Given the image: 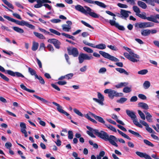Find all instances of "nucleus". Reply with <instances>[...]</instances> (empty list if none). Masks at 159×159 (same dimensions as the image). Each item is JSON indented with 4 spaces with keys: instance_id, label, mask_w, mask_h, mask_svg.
Segmentation results:
<instances>
[{
    "instance_id": "e2e57ef3",
    "label": "nucleus",
    "mask_w": 159,
    "mask_h": 159,
    "mask_svg": "<svg viewBox=\"0 0 159 159\" xmlns=\"http://www.w3.org/2000/svg\"><path fill=\"white\" fill-rule=\"evenodd\" d=\"M148 72L147 69H143L140 70V74L142 75H145L147 74Z\"/></svg>"
},
{
    "instance_id": "774afa93",
    "label": "nucleus",
    "mask_w": 159,
    "mask_h": 159,
    "mask_svg": "<svg viewBox=\"0 0 159 159\" xmlns=\"http://www.w3.org/2000/svg\"><path fill=\"white\" fill-rule=\"evenodd\" d=\"M140 7L144 9L147 7V5L144 2L140 1Z\"/></svg>"
},
{
    "instance_id": "c03bdc74",
    "label": "nucleus",
    "mask_w": 159,
    "mask_h": 159,
    "mask_svg": "<svg viewBox=\"0 0 159 159\" xmlns=\"http://www.w3.org/2000/svg\"><path fill=\"white\" fill-rule=\"evenodd\" d=\"M73 111L74 112L79 116L82 117L84 116L83 114L77 109L76 108H74L73 109Z\"/></svg>"
},
{
    "instance_id": "473e14b6",
    "label": "nucleus",
    "mask_w": 159,
    "mask_h": 159,
    "mask_svg": "<svg viewBox=\"0 0 159 159\" xmlns=\"http://www.w3.org/2000/svg\"><path fill=\"white\" fill-rule=\"evenodd\" d=\"M28 71L31 75H34L35 78L38 77V75L36 74V72L34 69L30 67H29Z\"/></svg>"
},
{
    "instance_id": "2f4dec72",
    "label": "nucleus",
    "mask_w": 159,
    "mask_h": 159,
    "mask_svg": "<svg viewBox=\"0 0 159 159\" xmlns=\"http://www.w3.org/2000/svg\"><path fill=\"white\" fill-rule=\"evenodd\" d=\"M146 115V118L148 122H151L152 121V116L148 112H144Z\"/></svg>"
},
{
    "instance_id": "412c9836",
    "label": "nucleus",
    "mask_w": 159,
    "mask_h": 159,
    "mask_svg": "<svg viewBox=\"0 0 159 159\" xmlns=\"http://www.w3.org/2000/svg\"><path fill=\"white\" fill-rule=\"evenodd\" d=\"M123 48L129 52V54L132 55V56L134 57L135 58H138V55L135 54L130 48L125 47H124Z\"/></svg>"
},
{
    "instance_id": "a878e982",
    "label": "nucleus",
    "mask_w": 159,
    "mask_h": 159,
    "mask_svg": "<svg viewBox=\"0 0 159 159\" xmlns=\"http://www.w3.org/2000/svg\"><path fill=\"white\" fill-rule=\"evenodd\" d=\"M94 118L95 119L97 120L98 122H99L100 123H101L105 125V124H106L105 122V121L101 117L98 116H96L95 115H94Z\"/></svg>"
},
{
    "instance_id": "7c9ffc66",
    "label": "nucleus",
    "mask_w": 159,
    "mask_h": 159,
    "mask_svg": "<svg viewBox=\"0 0 159 159\" xmlns=\"http://www.w3.org/2000/svg\"><path fill=\"white\" fill-rule=\"evenodd\" d=\"M140 157L144 158L145 159H152L150 156L146 153L140 152Z\"/></svg>"
},
{
    "instance_id": "4d7b16f0",
    "label": "nucleus",
    "mask_w": 159,
    "mask_h": 159,
    "mask_svg": "<svg viewBox=\"0 0 159 159\" xmlns=\"http://www.w3.org/2000/svg\"><path fill=\"white\" fill-rule=\"evenodd\" d=\"M81 22L83 24H84L85 26H86L88 27H89L90 28L92 29H94V28L92 26L90 25H89V24L86 23L85 21H84L83 20H81Z\"/></svg>"
},
{
    "instance_id": "bb28decb",
    "label": "nucleus",
    "mask_w": 159,
    "mask_h": 159,
    "mask_svg": "<svg viewBox=\"0 0 159 159\" xmlns=\"http://www.w3.org/2000/svg\"><path fill=\"white\" fill-rule=\"evenodd\" d=\"M155 18L159 19V15L157 14L155 16L153 15H151L150 17H147V20L149 21L153 22Z\"/></svg>"
},
{
    "instance_id": "cd10ccee",
    "label": "nucleus",
    "mask_w": 159,
    "mask_h": 159,
    "mask_svg": "<svg viewBox=\"0 0 159 159\" xmlns=\"http://www.w3.org/2000/svg\"><path fill=\"white\" fill-rule=\"evenodd\" d=\"M39 46V44L38 43L35 41L33 42V44L32 47V50L33 51H36L38 48Z\"/></svg>"
},
{
    "instance_id": "f8f14e48",
    "label": "nucleus",
    "mask_w": 159,
    "mask_h": 159,
    "mask_svg": "<svg viewBox=\"0 0 159 159\" xmlns=\"http://www.w3.org/2000/svg\"><path fill=\"white\" fill-rule=\"evenodd\" d=\"M37 4L35 5L34 7L36 8H39L41 7L42 6V3H51V1L49 0H37Z\"/></svg>"
},
{
    "instance_id": "37998d69",
    "label": "nucleus",
    "mask_w": 159,
    "mask_h": 159,
    "mask_svg": "<svg viewBox=\"0 0 159 159\" xmlns=\"http://www.w3.org/2000/svg\"><path fill=\"white\" fill-rule=\"evenodd\" d=\"M105 125L107 128L108 129L111 130V131L114 132H116V129L113 126L110 125L105 124Z\"/></svg>"
},
{
    "instance_id": "aec40b11",
    "label": "nucleus",
    "mask_w": 159,
    "mask_h": 159,
    "mask_svg": "<svg viewBox=\"0 0 159 159\" xmlns=\"http://www.w3.org/2000/svg\"><path fill=\"white\" fill-rule=\"evenodd\" d=\"M126 112L128 116L130 117L131 119H134V118L136 117V116L135 113L133 111L128 110H126Z\"/></svg>"
},
{
    "instance_id": "393cba45",
    "label": "nucleus",
    "mask_w": 159,
    "mask_h": 159,
    "mask_svg": "<svg viewBox=\"0 0 159 159\" xmlns=\"http://www.w3.org/2000/svg\"><path fill=\"white\" fill-rule=\"evenodd\" d=\"M116 70L121 74H124L126 75H128L129 74V73L123 68H116Z\"/></svg>"
},
{
    "instance_id": "de8ad7c7",
    "label": "nucleus",
    "mask_w": 159,
    "mask_h": 159,
    "mask_svg": "<svg viewBox=\"0 0 159 159\" xmlns=\"http://www.w3.org/2000/svg\"><path fill=\"white\" fill-rule=\"evenodd\" d=\"M49 30L51 33L60 36L61 34L60 32L52 29H50Z\"/></svg>"
},
{
    "instance_id": "f704fd0d",
    "label": "nucleus",
    "mask_w": 159,
    "mask_h": 159,
    "mask_svg": "<svg viewBox=\"0 0 159 159\" xmlns=\"http://www.w3.org/2000/svg\"><path fill=\"white\" fill-rule=\"evenodd\" d=\"M12 28L14 30L18 33H23L24 32V30L23 29L18 27L14 26Z\"/></svg>"
},
{
    "instance_id": "f03ea898",
    "label": "nucleus",
    "mask_w": 159,
    "mask_h": 159,
    "mask_svg": "<svg viewBox=\"0 0 159 159\" xmlns=\"http://www.w3.org/2000/svg\"><path fill=\"white\" fill-rule=\"evenodd\" d=\"M3 17L7 20L9 21H11L12 22H15L17 24L21 25L24 26L25 25L27 27L30 28L32 29H35V26L32 24H30L28 22L25 21L24 20H22L21 21H19V20L14 19L10 17L6 16H3Z\"/></svg>"
},
{
    "instance_id": "13d9d810",
    "label": "nucleus",
    "mask_w": 159,
    "mask_h": 159,
    "mask_svg": "<svg viewBox=\"0 0 159 159\" xmlns=\"http://www.w3.org/2000/svg\"><path fill=\"white\" fill-rule=\"evenodd\" d=\"M0 76L4 80L8 81L9 80V79L4 75L0 72Z\"/></svg>"
},
{
    "instance_id": "c9c22d12",
    "label": "nucleus",
    "mask_w": 159,
    "mask_h": 159,
    "mask_svg": "<svg viewBox=\"0 0 159 159\" xmlns=\"http://www.w3.org/2000/svg\"><path fill=\"white\" fill-rule=\"evenodd\" d=\"M95 48L100 49H104L106 48V45L104 44L100 43L96 45Z\"/></svg>"
},
{
    "instance_id": "603ef678",
    "label": "nucleus",
    "mask_w": 159,
    "mask_h": 159,
    "mask_svg": "<svg viewBox=\"0 0 159 159\" xmlns=\"http://www.w3.org/2000/svg\"><path fill=\"white\" fill-rule=\"evenodd\" d=\"M131 91V87H125L123 89V92L125 93H128Z\"/></svg>"
},
{
    "instance_id": "ddd939ff",
    "label": "nucleus",
    "mask_w": 159,
    "mask_h": 159,
    "mask_svg": "<svg viewBox=\"0 0 159 159\" xmlns=\"http://www.w3.org/2000/svg\"><path fill=\"white\" fill-rule=\"evenodd\" d=\"M109 23L111 25L115 26L120 30H125V28L123 26L120 25L118 23H116L115 20H110Z\"/></svg>"
},
{
    "instance_id": "864d4df0",
    "label": "nucleus",
    "mask_w": 159,
    "mask_h": 159,
    "mask_svg": "<svg viewBox=\"0 0 159 159\" xmlns=\"http://www.w3.org/2000/svg\"><path fill=\"white\" fill-rule=\"evenodd\" d=\"M143 141L145 143L149 146L151 147H153L154 146V145L147 140L144 139V140Z\"/></svg>"
},
{
    "instance_id": "6e6d98bb",
    "label": "nucleus",
    "mask_w": 159,
    "mask_h": 159,
    "mask_svg": "<svg viewBox=\"0 0 159 159\" xmlns=\"http://www.w3.org/2000/svg\"><path fill=\"white\" fill-rule=\"evenodd\" d=\"M35 78L36 79H37L39 80L40 83H41V84H44L45 81L43 80V79L41 76H38V77H35Z\"/></svg>"
},
{
    "instance_id": "ea45409f",
    "label": "nucleus",
    "mask_w": 159,
    "mask_h": 159,
    "mask_svg": "<svg viewBox=\"0 0 159 159\" xmlns=\"http://www.w3.org/2000/svg\"><path fill=\"white\" fill-rule=\"evenodd\" d=\"M150 86V83L148 81H146L143 84V87L145 89H148Z\"/></svg>"
},
{
    "instance_id": "0eeeda50",
    "label": "nucleus",
    "mask_w": 159,
    "mask_h": 159,
    "mask_svg": "<svg viewBox=\"0 0 159 159\" xmlns=\"http://www.w3.org/2000/svg\"><path fill=\"white\" fill-rule=\"evenodd\" d=\"M107 139H106V141H108L109 143L112 145L116 147H118V145L116 142L118 141V139L115 136L112 135H108Z\"/></svg>"
},
{
    "instance_id": "052dcab7",
    "label": "nucleus",
    "mask_w": 159,
    "mask_h": 159,
    "mask_svg": "<svg viewBox=\"0 0 159 159\" xmlns=\"http://www.w3.org/2000/svg\"><path fill=\"white\" fill-rule=\"evenodd\" d=\"M66 77V79L67 80L71 79L74 75L73 73H71L67 74L65 75Z\"/></svg>"
},
{
    "instance_id": "9d476101",
    "label": "nucleus",
    "mask_w": 159,
    "mask_h": 159,
    "mask_svg": "<svg viewBox=\"0 0 159 159\" xmlns=\"http://www.w3.org/2000/svg\"><path fill=\"white\" fill-rule=\"evenodd\" d=\"M52 103L57 107V109L59 112L67 116L69 115L68 113L62 109V107L59 104L55 102H53Z\"/></svg>"
},
{
    "instance_id": "49530a36",
    "label": "nucleus",
    "mask_w": 159,
    "mask_h": 159,
    "mask_svg": "<svg viewBox=\"0 0 159 159\" xmlns=\"http://www.w3.org/2000/svg\"><path fill=\"white\" fill-rule=\"evenodd\" d=\"M20 126L21 128V131L22 132V131L26 130V126L25 124L23 122H20Z\"/></svg>"
},
{
    "instance_id": "5fc2aeb1",
    "label": "nucleus",
    "mask_w": 159,
    "mask_h": 159,
    "mask_svg": "<svg viewBox=\"0 0 159 159\" xmlns=\"http://www.w3.org/2000/svg\"><path fill=\"white\" fill-rule=\"evenodd\" d=\"M83 49L88 53H92L93 52V51L92 49L89 48L84 47L83 48Z\"/></svg>"
},
{
    "instance_id": "5701e85b",
    "label": "nucleus",
    "mask_w": 159,
    "mask_h": 159,
    "mask_svg": "<svg viewBox=\"0 0 159 159\" xmlns=\"http://www.w3.org/2000/svg\"><path fill=\"white\" fill-rule=\"evenodd\" d=\"M121 15L124 17H127L129 16V13L130 14L131 12L129 11H126L125 10L121 9L120 11Z\"/></svg>"
},
{
    "instance_id": "79ce46f5",
    "label": "nucleus",
    "mask_w": 159,
    "mask_h": 159,
    "mask_svg": "<svg viewBox=\"0 0 159 159\" xmlns=\"http://www.w3.org/2000/svg\"><path fill=\"white\" fill-rule=\"evenodd\" d=\"M98 99L102 102H103V101L104 100V96L100 93H98Z\"/></svg>"
},
{
    "instance_id": "7ed1b4c3",
    "label": "nucleus",
    "mask_w": 159,
    "mask_h": 159,
    "mask_svg": "<svg viewBox=\"0 0 159 159\" xmlns=\"http://www.w3.org/2000/svg\"><path fill=\"white\" fill-rule=\"evenodd\" d=\"M93 58L92 55L91 54H86L80 53L78 57L79 63L80 64L82 63L84 60H90Z\"/></svg>"
},
{
    "instance_id": "e433bc0d",
    "label": "nucleus",
    "mask_w": 159,
    "mask_h": 159,
    "mask_svg": "<svg viewBox=\"0 0 159 159\" xmlns=\"http://www.w3.org/2000/svg\"><path fill=\"white\" fill-rule=\"evenodd\" d=\"M95 4L97 5L98 6L103 8H105L107 6L104 3L98 1H95Z\"/></svg>"
},
{
    "instance_id": "a19ab883",
    "label": "nucleus",
    "mask_w": 159,
    "mask_h": 159,
    "mask_svg": "<svg viewBox=\"0 0 159 159\" xmlns=\"http://www.w3.org/2000/svg\"><path fill=\"white\" fill-rule=\"evenodd\" d=\"M61 34L62 35L64 36L66 38H67L71 39L73 40H75L74 37L72 35H70L69 34H66L65 33H62Z\"/></svg>"
},
{
    "instance_id": "39448f33",
    "label": "nucleus",
    "mask_w": 159,
    "mask_h": 159,
    "mask_svg": "<svg viewBox=\"0 0 159 159\" xmlns=\"http://www.w3.org/2000/svg\"><path fill=\"white\" fill-rule=\"evenodd\" d=\"M99 53L104 57L112 61L117 62L119 61V60L118 58L113 56L109 54L104 52L99 51Z\"/></svg>"
},
{
    "instance_id": "c756f323",
    "label": "nucleus",
    "mask_w": 159,
    "mask_h": 159,
    "mask_svg": "<svg viewBox=\"0 0 159 159\" xmlns=\"http://www.w3.org/2000/svg\"><path fill=\"white\" fill-rule=\"evenodd\" d=\"M140 107L145 110H147L149 109L148 105L143 102H140Z\"/></svg>"
},
{
    "instance_id": "dca6fc26",
    "label": "nucleus",
    "mask_w": 159,
    "mask_h": 159,
    "mask_svg": "<svg viewBox=\"0 0 159 159\" xmlns=\"http://www.w3.org/2000/svg\"><path fill=\"white\" fill-rule=\"evenodd\" d=\"M86 128L89 130V131H86L87 133L91 137L95 138L96 137L93 134V133L95 134L94 130L96 129H94L88 126H87Z\"/></svg>"
},
{
    "instance_id": "1a4fd4ad",
    "label": "nucleus",
    "mask_w": 159,
    "mask_h": 159,
    "mask_svg": "<svg viewBox=\"0 0 159 159\" xmlns=\"http://www.w3.org/2000/svg\"><path fill=\"white\" fill-rule=\"evenodd\" d=\"M48 42L52 43L56 48L57 49L60 48L61 43L58 40L55 39H48Z\"/></svg>"
},
{
    "instance_id": "72a5a7b5",
    "label": "nucleus",
    "mask_w": 159,
    "mask_h": 159,
    "mask_svg": "<svg viewBox=\"0 0 159 159\" xmlns=\"http://www.w3.org/2000/svg\"><path fill=\"white\" fill-rule=\"evenodd\" d=\"M128 84V83L127 82H121L116 85L115 87L117 88H120L127 86Z\"/></svg>"
},
{
    "instance_id": "9b49d317",
    "label": "nucleus",
    "mask_w": 159,
    "mask_h": 159,
    "mask_svg": "<svg viewBox=\"0 0 159 159\" xmlns=\"http://www.w3.org/2000/svg\"><path fill=\"white\" fill-rule=\"evenodd\" d=\"M67 51L70 55H72L75 57H77L78 55V52L76 48H68Z\"/></svg>"
},
{
    "instance_id": "6e6552de",
    "label": "nucleus",
    "mask_w": 159,
    "mask_h": 159,
    "mask_svg": "<svg viewBox=\"0 0 159 159\" xmlns=\"http://www.w3.org/2000/svg\"><path fill=\"white\" fill-rule=\"evenodd\" d=\"M5 73H7L8 75L12 76H16L17 77H25L21 73L18 72H14L10 70H6Z\"/></svg>"
},
{
    "instance_id": "3c124183",
    "label": "nucleus",
    "mask_w": 159,
    "mask_h": 159,
    "mask_svg": "<svg viewBox=\"0 0 159 159\" xmlns=\"http://www.w3.org/2000/svg\"><path fill=\"white\" fill-rule=\"evenodd\" d=\"M147 16L145 12H142L141 13H140V18L143 19H147Z\"/></svg>"
},
{
    "instance_id": "4468645a",
    "label": "nucleus",
    "mask_w": 159,
    "mask_h": 159,
    "mask_svg": "<svg viewBox=\"0 0 159 159\" xmlns=\"http://www.w3.org/2000/svg\"><path fill=\"white\" fill-rule=\"evenodd\" d=\"M140 123L145 126L146 130L150 133H155V132L149 126L147 123L143 121L140 120Z\"/></svg>"
},
{
    "instance_id": "4c0bfd02",
    "label": "nucleus",
    "mask_w": 159,
    "mask_h": 159,
    "mask_svg": "<svg viewBox=\"0 0 159 159\" xmlns=\"http://www.w3.org/2000/svg\"><path fill=\"white\" fill-rule=\"evenodd\" d=\"M34 34L37 37L41 39H45V37L42 34L35 32H34Z\"/></svg>"
},
{
    "instance_id": "6ab92c4d",
    "label": "nucleus",
    "mask_w": 159,
    "mask_h": 159,
    "mask_svg": "<svg viewBox=\"0 0 159 159\" xmlns=\"http://www.w3.org/2000/svg\"><path fill=\"white\" fill-rule=\"evenodd\" d=\"M124 55L125 57L133 62H136L138 61L137 59H135L136 58L135 57L132 56V55L130 54H129L127 52L124 53Z\"/></svg>"
},
{
    "instance_id": "bf43d9fd",
    "label": "nucleus",
    "mask_w": 159,
    "mask_h": 159,
    "mask_svg": "<svg viewBox=\"0 0 159 159\" xmlns=\"http://www.w3.org/2000/svg\"><path fill=\"white\" fill-rule=\"evenodd\" d=\"M68 138L69 139H71L73 138V133L72 131H69L68 132Z\"/></svg>"
},
{
    "instance_id": "58836bf2",
    "label": "nucleus",
    "mask_w": 159,
    "mask_h": 159,
    "mask_svg": "<svg viewBox=\"0 0 159 159\" xmlns=\"http://www.w3.org/2000/svg\"><path fill=\"white\" fill-rule=\"evenodd\" d=\"M33 96L36 98L40 100L41 101H42L44 103H48V102L47 100H45V99L43 98H41L36 95L34 94L33 95Z\"/></svg>"
},
{
    "instance_id": "a18cd8bd",
    "label": "nucleus",
    "mask_w": 159,
    "mask_h": 159,
    "mask_svg": "<svg viewBox=\"0 0 159 159\" xmlns=\"http://www.w3.org/2000/svg\"><path fill=\"white\" fill-rule=\"evenodd\" d=\"M94 115H95V114L92 113L90 112H89L88 113L85 115L84 116L88 119L90 120L91 118L90 117V116H92L94 117Z\"/></svg>"
},
{
    "instance_id": "c85d7f7f",
    "label": "nucleus",
    "mask_w": 159,
    "mask_h": 159,
    "mask_svg": "<svg viewBox=\"0 0 159 159\" xmlns=\"http://www.w3.org/2000/svg\"><path fill=\"white\" fill-rule=\"evenodd\" d=\"M111 117L113 119L115 120L118 123L122 125H125V124L122 121L118 120L117 116L116 115L113 114L112 115Z\"/></svg>"
},
{
    "instance_id": "b1692460",
    "label": "nucleus",
    "mask_w": 159,
    "mask_h": 159,
    "mask_svg": "<svg viewBox=\"0 0 159 159\" xmlns=\"http://www.w3.org/2000/svg\"><path fill=\"white\" fill-rule=\"evenodd\" d=\"M61 26L63 30L65 31L69 32L70 31L71 29V26L69 25H67L63 24Z\"/></svg>"
},
{
    "instance_id": "338daca9",
    "label": "nucleus",
    "mask_w": 159,
    "mask_h": 159,
    "mask_svg": "<svg viewBox=\"0 0 159 159\" xmlns=\"http://www.w3.org/2000/svg\"><path fill=\"white\" fill-rule=\"evenodd\" d=\"M132 120H133L134 123L137 126L139 127V123L136 117Z\"/></svg>"
},
{
    "instance_id": "2eb2a0df",
    "label": "nucleus",
    "mask_w": 159,
    "mask_h": 159,
    "mask_svg": "<svg viewBox=\"0 0 159 159\" xmlns=\"http://www.w3.org/2000/svg\"><path fill=\"white\" fill-rule=\"evenodd\" d=\"M153 24L150 22L140 23V28H143L152 27Z\"/></svg>"
},
{
    "instance_id": "0e129e2a",
    "label": "nucleus",
    "mask_w": 159,
    "mask_h": 159,
    "mask_svg": "<svg viewBox=\"0 0 159 159\" xmlns=\"http://www.w3.org/2000/svg\"><path fill=\"white\" fill-rule=\"evenodd\" d=\"M127 100V99L124 98H120V99L117 101V102L122 103L124 102H125Z\"/></svg>"
},
{
    "instance_id": "a211bd4d",
    "label": "nucleus",
    "mask_w": 159,
    "mask_h": 159,
    "mask_svg": "<svg viewBox=\"0 0 159 159\" xmlns=\"http://www.w3.org/2000/svg\"><path fill=\"white\" fill-rule=\"evenodd\" d=\"M86 128L89 130V131H86L87 133L91 137L95 138L96 137L93 134V133L95 134L94 130L96 129H94L88 126H87Z\"/></svg>"
},
{
    "instance_id": "4be33fe9",
    "label": "nucleus",
    "mask_w": 159,
    "mask_h": 159,
    "mask_svg": "<svg viewBox=\"0 0 159 159\" xmlns=\"http://www.w3.org/2000/svg\"><path fill=\"white\" fill-rule=\"evenodd\" d=\"M151 33V30L148 29L143 30L141 31V34L146 36L149 35Z\"/></svg>"
},
{
    "instance_id": "423d86ee",
    "label": "nucleus",
    "mask_w": 159,
    "mask_h": 159,
    "mask_svg": "<svg viewBox=\"0 0 159 159\" xmlns=\"http://www.w3.org/2000/svg\"><path fill=\"white\" fill-rule=\"evenodd\" d=\"M94 131L95 133V134L98 137L104 139L105 141L106 140V139H107V138L108 135L105 132L102 130L99 131L98 129H95L94 130Z\"/></svg>"
},
{
    "instance_id": "f257e3e1",
    "label": "nucleus",
    "mask_w": 159,
    "mask_h": 159,
    "mask_svg": "<svg viewBox=\"0 0 159 159\" xmlns=\"http://www.w3.org/2000/svg\"><path fill=\"white\" fill-rule=\"evenodd\" d=\"M84 7L86 9L80 5H77L75 6V9L76 10L84 13L85 15L89 14L91 16L95 18L99 17V15L94 12L92 11L93 10L90 7L87 6H84Z\"/></svg>"
},
{
    "instance_id": "8fccbe9b",
    "label": "nucleus",
    "mask_w": 159,
    "mask_h": 159,
    "mask_svg": "<svg viewBox=\"0 0 159 159\" xmlns=\"http://www.w3.org/2000/svg\"><path fill=\"white\" fill-rule=\"evenodd\" d=\"M133 9L134 11L136 13V15L139 16V9L138 7L136 6H134L133 7Z\"/></svg>"
},
{
    "instance_id": "680f3d73",
    "label": "nucleus",
    "mask_w": 159,
    "mask_h": 159,
    "mask_svg": "<svg viewBox=\"0 0 159 159\" xmlns=\"http://www.w3.org/2000/svg\"><path fill=\"white\" fill-rule=\"evenodd\" d=\"M5 146L7 149L10 150L12 145L10 142H8L5 143Z\"/></svg>"
},
{
    "instance_id": "09e8293b",
    "label": "nucleus",
    "mask_w": 159,
    "mask_h": 159,
    "mask_svg": "<svg viewBox=\"0 0 159 159\" xmlns=\"http://www.w3.org/2000/svg\"><path fill=\"white\" fill-rule=\"evenodd\" d=\"M147 3L150 4L152 6H155V3L156 2L158 4H159L157 2V0H147Z\"/></svg>"
},
{
    "instance_id": "f3484780",
    "label": "nucleus",
    "mask_w": 159,
    "mask_h": 159,
    "mask_svg": "<svg viewBox=\"0 0 159 159\" xmlns=\"http://www.w3.org/2000/svg\"><path fill=\"white\" fill-rule=\"evenodd\" d=\"M86 128L89 130V131H86L87 133L91 137L95 138L96 137L93 134V133L95 134L94 130L96 129H94L88 126H87Z\"/></svg>"
},
{
    "instance_id": "20e7f679",
    "label": "nucleus",
    "mask_w": 159,
    "mask_h": 159,
    "mask_svg": "<svg viewBox=\"0 0 159 159\" xmlns=\"http://www.w3.org/2000/svg\"><path fill=\"white\" fill-rule=\"evenodd\" d=\"M105 93L108 94V97L111 99H113L114 97H119L122 96V93H118L116 91L111 89H107L104 90Z\"/></svg>"
},
{
    "instance_id": "69168bd1",
    "label": "nucleus",
    "mask_w": 159,
    "mask_h": 159,
    "mask_svg": "<svg viewBox=\"0 0 159 159\" xmlns=\"http://www.w3.org/2000/svg\"><path fill=\"white\" fill-rule=\"evenodd\" d=\"M47 48H48L49 51L53 52L54 51V49L53 47L51 44H48L47 46Z\"/></svg>"
}]
</instances>
